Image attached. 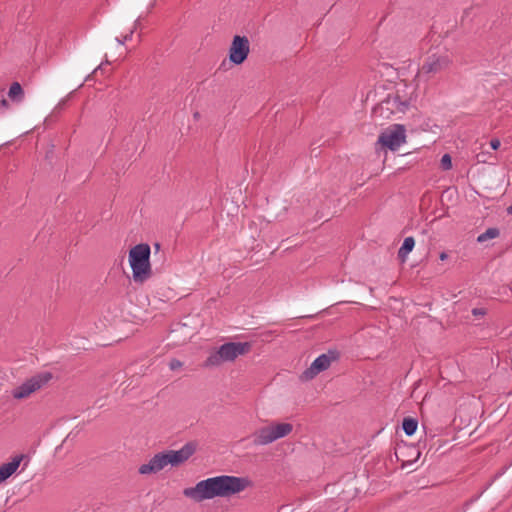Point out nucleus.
I'll list each match as a JSON object with an SVG mask.
<instances>
[{
  "instance_id": "nucleus-15",
  "label": "nucleus",
  "mask_w": 512,
  "mask_h": 512,
  "mask_svg": "<svg viewBox=\"0 0 512 512\" xmlns=\"http://www.w3.org/2000/svg\"><path fill=\"white\" fill-rule=\"evenodd\" d=\"M24 92L21 85L18 82L11 84L8 92V96L11 100L20 102L23 98Z\"/></svg>"
},
{
  "instance_id": "nucleus-9",
  "label": "nucleus",
  "mask_w": 512,
  "mask_h": 512,
  "mask_svg": "<svg viewBox=\"0 0 512 512\" xmlns=\"http://www.w3.org/2000/svg\"><path fill=\"white\" fill-rule=\"evenodd\" d=\"M338 358V352L334 350H329L328 353L319 355L310 365L308 369H306L302 378L309 380L313 379L320 372L327 370L331 362Z\"/></svg>"
},
{
  "instance_id": "nucleus-28",
  "label": "nucleus",
  "mask_w": 512,
  "mask_h": 512,
  "mask_svg": "<svg viewBox=\"0 0 512 512\" xmlns=\"http://www.w3.org/2000/svg\"><path fill=\"white\" fill-rule=\"evenodd\" d=\"M155 248H156V249H159V248H160V245H159V244H156V245H155Z\"/></svg>"
},
{
  "instance_id": "nucleus-8",
  "label": "nucleus",
  "mask_w": 512,
  "mask_h": 512,
  "mask_svg": "<svg viewBox=\"0 0 512 512\" xmlns=\"http://www.w3.org/2000/svg\"><path fill=\"white\" fill-rule=\"evenodd\" d=\"M250 51L249 40L246 36H234L229 48V60L235 65L242 64Z\"/></svg>"
},
{
  "instance_id": "nucleus-10",
  "label": "nucleus",
  "mask_w": 512,
  "mask_h": 512,
  "mask_svg": "<svg viewBox=\"0 0 512 512\" xmlns=\"http://www.w3.org/2000/svg\"><path fill=\"white\" fill-rule=\"evenodd\" d=\"M196 451V445L193 442H187L179 450H167V464L171 466H179L186 462Z\"/></svg>"
},
{
  "instance_id": "nucleus-23",
  "label": "nucleus",
  "mask_w": 512,
  "mask_h": 512,
  "mask_svg": "<svg viewBox=\"0 0 512 512\" xmlns=\"http://www.w3.org/2000/svg\"><path fill=\"white\" fill-rule=\"evenodd\" d=\"M500 140L497 138L491 139L490 146L493 150H497L500 147Z\"/></svg>"
},
{
  "instance_id": "nucleus-19",
  "label": "nucleus",
  "mask_w": 512,
  "mask_h": 512,
  "mask_svg": "<svg viewBox=\"0 0 512 512\" xmlns=\"http://www.w3.org/2000/svg\"><path fill=\"white\" fill-rule=\"evenodd\" d=\"M441 167L444 170H450L452 168V159L449 154H444L441 158Z\"/></svg>"
},
{
  "instance_id": "nucleus-14",
  "label": "nucleus",
  "mask_w": 512,
  "mask_h": 512,
  "mask_svg": "<svg viewBox=\"0 0 512 512\" xmlns=\"http://www.w3.org/2000/svg\"><path fill=\"white\" fill-rule=\"evenodd\" d=\"M415 246V240L413 237H406L398 250V257L405 261L407 255L413 250Z\"/></svg>"
},
{
  "instance_id": "nucleus-13",
  "label": "nucleus",
  "mask_w": 512,
  "mask_h": 512,
  "mask_svg": "<svg viewBox=\"0 0 512 512\" xmlns=\"http://www.w3.org/2000/svg\"><path fill=\"white\" fill-rule=\"evenodd\" d=\"M27 458L26 455L20 454L16 455L12 458V460L8 463H4L0 466V483L7 480L11 475H13L16 470L19 468L21 462Z\"/></svg>"
},
{
  "instance_id": "nucleus-25",
  "label": "nucleus",
  "mask_w": 512,
  "mask_h": 512,
  "mask_svg": "<svg viewBox=\"0 0 512 512\" xmlns=\"http://www.w3.org/2000/svg\"><path fill=\"white\" fill-rule=\"evenodd\" d=\"M139 26H140V17H138V18L135 20V22H134V24H133V28H132V29H134V31H135L136 29H138V27H139Z\"/></svg>"
},
{
  "instance_id": "nucleus-4",
  "label": "nucleus",
  "mask_w": 512,
  "mask_h": 512,
  "mask_svg": "<svg viewBox=\"0 0 512 512\" xmlns=\"http://www.w3.org/2000/svg\"><path fill=\"white\" fill-rule=\"evenodd\" d=\"M451 63V59L447 52L432 53L426 57L422 66L416 74V81L427 82L435 75L446 70Z\"/></svg>"
},
{
  "instance_id": "nucleus-16",
  "label": "nucleus",
  "mask_w": 512,
  "mask_h": 512,
  "mask_svg": "<svg viewBox=\"0 0 512 512\" xmlns=\"http://www.w3.org/2000/svg\"><path fill=\"white\" fill-rule=\"evenodd\" d=\"M418 427V422L414 418H404L402 428L407 436H412Z\"/></svg>"
},
{
  "instance_id": "nucleus-27",
  "label": "nucleus",
  "mask_w": 512,
  "mask_h": 512,
  "mask_svg": "<svg viewBox=\"0 0 512 512\" xmlns=\"http://www.w3.org/2000/svg\"><path fill=\"white\" fill-rule=\"evenodd\" d=\"M480 313H481V312H480L478 309H474V310H473V314H474V315H477V314H480Z\"/></svg>"
},
{
  "instance_id": "nucleus-12",
  "label": "nucleus",
  "mask_w": 512,
  "mask_h": 512,
  "mask_svg": "<svg viewBox=\"0 0 512 512\" xmlns=\"http://www.w3.org/2000/svg\"><path fill=\"white\" fill-rule=\"evenodd\" d=\"M167 458L166 453L160 452L155 454L148 463L142 464L139 467V473L142 475H148L152 473H157L164 469L167 466Z\"/></svg>"
},
{
  "instance_id": "nucleus-22",
  "label": "nucleus",
  "mask_w": 512,
  "mask_h": 512,
  "mask_svg": "<svg viewBox=\"0 0 512 512\" xmlns=\"http://www.w3.org/2000/svg\"><path fill=\"white\" fill-rule=\"evenodd\" d=\"M169 366H170L171 370H175L177 368H180L182 366V363L179 360H177V359H172L170 361Z\"/></svg>"
},
{
  "instance_id": "nucleus-17",
  "label": "nucleus",
  "mask_w": 512,
  "mask_h": 512,
  "mask_svg": "<svg viewBox=\"0 0 512 512\" xmlns=\"http://www.w3.org/2000/svg\"><path fill=\"white\" fill-rule=\"evenodd\" d=\"M500 234V231L498 228H495V227H492V228H488L484 233H481L478 237H477V242L478 243H484L490 239H495L499 236Z\"/></svg>"
},
{
  "instance_id": "nucleus-2",
  "label": "nucleus",
  "mask_w": 512,
  "mask_h": 512,
  "mask_svg": "<svg viewBox=\"0 0 512 512\" xmlns=\"http://www.w3.org/2000/svg\"><path fill=\"white\" fill-rule=\"evenodd\" d=\"M150 254V246L146 243L137 244L130 249L129 264L134 282L143 283L151 277Z\"/></svg>"
},
{
  "instance_id": "nucleus-11",
  "label": "nucleus",
  "mask_w": 512,
  "mask_h": 512,
  "mask_svg": "<svg viewBox=\"0 0 512 512\" xmlns=\"http://www.w3.org/2000/svg\"><path fill=\"white\" fill-rule=\"evenodd\" d=\"M196 451V445L193 442H187L179 450H167V464L171 466H179L186 462Z\"/></svg>"
},
{
  "instance_id": "nucleus-3",
  "label": "nucleus",
  "mask_w": 512,
  "mask_h": 512,
  "mask_svg": "<svg viewBox=\"0 0 512 512\" xmlns=\"http://www.w3.org/2000/svg\"><path fill=\"white\" fill-rule=\"evenodd\" d=\"M250 349L247 342H228L221 345L218 350L211 353L206 359L205 367H217L224 362H232L237 357L246 354Z\"/></svg>"
},
{
  "instance_id": "nucleus-1",
  "label": "nucleus",
  "mask_w": 512,
  "mask_h": 512,
  "mask_svg": "<svg viewBox=\"0 0 512 512\" xmlns=\"http://www.w3.org/2000/svg\"><path fill=\"white\" fill-rule=\"evenodd\" d=\"M251 481L246 477L220 475L199 481L194 487L184 489L183 494L195 502L227 498L244 491Z\"/></svg>"
},
{
  "instance_id": "nucleus-5",
  "label": "nucleus",
  "mask_w": 512,
  "mask_h": 512,
  "mask_svg": "<svg viewBox=\"0 0 512 512\" xmlns=\"http://www.w3.org/2000/svg\"><path fill=\"white\" fill-rule=\"evenodd\" d=\"M293 430L290 423H272L261 427L252 434V441L255 446H265L278 439L289 435Z\"/></svg>"
},
{
  "instance_id": "nucleus-7",
  "label": "nucleus",
  "mask_w": 512,
  "mask_h": 512,
  "mask_svg": "<svg viewBox=\"0 0 512 512\" xmlns=\"http://www.w3.org/2000/svg\"><path fill=\"white\" fill-rule=\"evenodd\" d=\"M52 378V374L50 372H43L37 375L32 376L21 385L13 389L12 396L15 399H24L29 397L35 391L41 389L45 384H47Z\"/></svg>"
},
{
  "instance_id": "nucleus-6",
  "label": "nucleus",
  "mask_w": 512,
  "mask_h": 512,
  "mask_svg": "<svg viewBox=\"0 0 512 512\" xmlns=\"http://www.w3.org/2000/svg\"><path fill=\"white\" fill-rule=\"evenodd\" d=\"M406 142V129L401 124H394L384 131L378 137L377 143L381 146L396 151Z\"/></svg>"
},
{
  "instance_id": "nucleus-26",
  "label": "nucleus",
  "mask_w": 512,
  "mask_h": 512,
  "mask_svg": "<svg viewBox=\"0 0 512 512\" xmlns=\"http://www.w3.org/2000/svg\"><path fill=\"white\" fill-rule=\"evenodd\" d=\"M446 258H447V254L446 253L443 252V253L440 254V259L441 260H445Z\"/></svg>"
},
{
  "instance_id": "nucleus-18",
  "label": "nucleus",
  "mask_w": 512,
  "mask_h": 512,
  "mask_svg": "<svg viewBox=\"0 0 512 512\" xmlns=\"http://www.w3.org/2000/svg\"><path fill=\"white\" fill-rule=\"evenodd\" d=\"M387 103H392V105L395 106L400 112H404L410 105L408 100H401L398 94L395 95L392 99H389Z\"/></svg>"
},
{
  "instance_id": "nucleus-21",
  "label": "nucleus",
  "mask_w": 512,
  "mask_h": 512,
  "mask_svg": "<svg viewBox=\"0 0 512 512\" xmlns=\"http://www.w3.org/2000/svg\"><path fill=\"white\" fill-rule=\"evenodd\" d=\"M109 63H110V62H109V60L106 58L103 62H101V63H100V64H99V65H98V66L93 70V72H92L91 74H89V75L86 77L85 81H86V82L90 81V80L92 79V75H93V74H95V73H97L98 71L102 70V69H103V67H104V65H108Z\"/></svg>"
},
{
  "instance_id": "nucleus-24",
  "label": "nucleus",
  "mask_w": 512,
  "mask_h": 512,
  "mask_svg": "<svg viewBox=\"0 0 512 512\" xmlns=\"http://www.w3.org/2000/svg\"><path fill=\"white\" fill-rule=\"evenodd\" d=\"M0 105L3 107V108H8L9 104H8V101L5 99L4 95H0Z\"/></svg>"
},
{
  "instance_id": "nucleus-20",
  "label": "nucleus",
  "mask_w": 512,
  "mask_h": 512,
  "mask_svg": "<svg viewBox=\"0 0 512 512\" xmlns=\"http://www.w3.org/2000/svg\"><path fill=\"white\" fill-rule=\"evenodd\" d=\"M134 34V29H131L123 38L116 37L115 40L118 44L123 45L127 41L131 40Z\"/></svg>"
}]
</instances>
